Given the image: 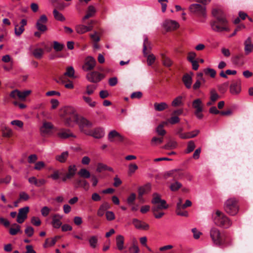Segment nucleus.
Instances as JSON below:
<instances>
[{
    "label": "nucleus",
    "instance_id": "nucleus-52",
    "mask_svg": "<svg viewBox=\"0 0 253 253\" xmlns=\"http://www.w3.org/2000/svg\"><path fill=\"white\" fill-rule=\"evenodd\" d=\"M83 98L84 100L87 103L90 107H94L96 105V102L95 101H92V99L90 97L86 96L85 95H84L83 96Z\"/></svg>",
    "mask_w": 253,
    "mask_h": 253
},
{
    "label": "nucleus",
    "instance_id": "nucleus-28",
    "mask_svg": "<svg viewBox=\"0 0 253 253\" xmlns=\"http://www.w3.org/2000/svg\"><path fill=\"white\" fill-rule=\"evenodd\" d=\"M168 105L165 102H161V103H155L154 104V107L156 111H163L165 109L168 108Z\"/></svg>",
    "mask_w": 253,
    "mask_h": 253
},
{
    "label": "nucleus",
    "instance_id": "nucleus-4",
    "mask_svg": "<svg viewBox=\"0 0 253 253\" xmlns=\"http://www.w3.org/2000/svg\"><path fill=\"white\" fill-rule=\"evenodd\" d=\"M214 223L220 227L228 228L231 225L230 219L222 212L216 211L213 216Z\"/></svg>",
    "mask_w": 253,
    "mask_h": 253
},
{
    "label": "nucleus",
    "instance_id": "nucleus-18",
    "mask_svg": "<svg viewBox=\"0 0 253 253\" xmlns=\"http://www.w3.org/2000/svg\"><path fill=\"white\" fill-rule=\"evenodd\" d=\"M114 137H117L119 142H123L124 140V137L123 136L120 134L117 131L113 130L109 132L108 134V139L110 141L113 142L114 141L113 138Z\"/></svg>",
    "mask_w": 253,
    "mask_h": 253
},
{
    "label": "nucleus",
    "instance_id": "nucleus-49",
    "mask_svg": "<svg viewBox=\"0 0 253 253\" xmlns=\"http://www.w3.org/2000/svg\"><path fill=\"white\" fill-rule=\"evenodd\" d=\"M165 124V123H164L163 124H161L157 127L156 131L159 135L164 136L166 133V130L163 129L164 124Z\"/></svg>",
    "mask_w": 253,
    "mask_h": 253
},
{
    "label": "nucleus",
    "instance_id": "nucleus-36",
    "mask_svg": "<svg viewBox=\"0 0 253 253\" xmlns=\"http://www.w3.org/2000/svg\"><path fill=\"white\" fill-rule=\"evenodd\" d=\"M69 154L67 151L62 152L60 155H57L55 159L60 163H65L68 157Z\"/></svg>",
    "mask_w": 253,
    "mask_h": 253
},
{
    "label": "nucleus",
    "instance_id": "nucleus-35",
    "mask_svg": "<svg viewBox=\"0 0 253 253\" xmlns=\"http://www.w3.org/2000/svg\"><path fill=\"white\" fill-rule=\"evenodd\" d=\"M183 105V97L180 95L176 97L171 102V105L174 107H180Z\"/></svg>",
    "mask_w": 253,
    "mask_h": 253
},
{
    "label": "nucleus",
    "instance_id": "nucleus-7",
    "mask_svg": "<svg viewBox=\"0 0 253 253\" xmlns=\"http://www.w3.org/2000/svg\"><path fill=\"white\" fill-rule=\"evenodd\" d=\"M190 11L199 16L205 17L206 15V7L200 4H192L189 7Z\"/></svg>",
    "mask_w": 253,
    "mask_h": 253
},
{
    "label": "nucleus",
    "instance_id": "nucleus-48",
    "mask_svg": "<svg viewBox=\"0 0 253 253\" xmlns=\"http://www.w3.org/2000/svg\"><path fill=\"white\" fill-rule=\"evenodd\" d=\"M75 71L73 67H68L67 68L66 72L64 74V76H68L70 78L74 77Z\"/></svg>",
    "mask_w": 253,
    "mask_h": 253
},
{
    "label": "nucleus",
    "instance_id": "nucleus-45",
    "mask_svg": "<svg viewBox=\"0 0 253 253\" xmlns=\"http://www.w3.org/2000/svg\"><path fill=\"white\" fill-rule=\"evenodd\" d=\"M88 242L90 247L92 248H95L96 247V245L98 242V239L97 237L95 236H92L90 237L88 240Z\"/></svg>",
    "mask_w": 253,
    "mask_h": 253
},
{
    "label": "nucleus",
    "instance_id": "nucleus-56",
    "mask_svg": "<svg viewBox=\"0 0 253 253\" xmlns=\"http://www.w3.org/2000/svg\"><path fill=\"white\" fill-rule=\"evenodd\" d=\"M138 169L137 166L135 164H130L128 167V173L131 174Z\"/></svg>",
    "mask_w": 253,
    "mask_h": 253
},
{
    "label": "nucleus",
    "instance_id": "nucleus-13",
    "mask_svg": "<svg viewBox=\"0 0 253 253\" xmlns=\"http://www.w3.org/2000/svg\"><path fill=\"white\" fill-rule=\"evenodd\" d=\"M77 169L76 165H70L68 167V172L64 174L62 180L63 181L65 182L67 179H70L74 176L76 173Z\"/></svg>",
    "mask_w": 253,
    "mask_h": 253
},
{
    "label": "nucleus",
    "instance_id": "nucleus-62",
    "mask_svg": "<svg viewBox=\"0 0 253 253\" xmlns=\"http://www.w3.org/2000/svg\"><path fill=\"white\" fill-rule=\"evenodd\" d=\"M31 223L37 226L41 224V221L39 217L33 216L31 219Z\"/></svg>",
    "mask_w": 253,
    "mask_h": 253
},
{
    "label": "nucleus",
    "instance_id": "nucleus-24",
    "mask_svg": "<svg viewBox=\"0 0 253 253\" xmlns=\"http://www.w3.org/2000/svg\"><path fill=\"white\" fill-rule=\"evenodd\" d=\"M230 90L232 94H238L241 90V84L239 82L233 83L230 87Z\"/></svg>",
    "mask_w": 253,
    "mask_h": 253
},
{
    "label": "nucleus",
    "instance_id": "nucleus-27",
    "mask_svg": "<svg viewBox=\"0 0 253 253\" xmlns=\"http://www.w3.org/2000/svg\"><path fill=\"white\" fill-rule=\"evenodd\" d=\"M95 12L96 9L95 7L92 5L89 6L88 7L87 13L83 19V21H84L85 20L89 18L90 17H93Z\"/></svg>",
    "mask_w": 253,
    "mask_h": 253
},
{
    "label": "nucleus",
    "instance_id": "nucleus-46",
    "mask_svg": "<svg viewBox=\"0 0 253 253\" xmlns=\"http://www.w3.org/2000/svg\"><path fill=\"white\" fill-rule=\"evenodd\" d=\"M136 244V241H133L132 245L129 249L130 253H139V249Z\"/></svg>",
    "mask_w": 253,
    "mask_h": 253
},
{
    "label": "nucleus",
    "instance_id": "nucleus-60",
    "mask_svg": "<svg viewBox=\"0 0 253 253\" xmlns=\"http://www.w3.org/2000/svg\"><path fill=\"white\" fill-rule=\"evenodd\" d=\"M50 211V209L46 206L43 207L41 210L42 215L44 216H47Z\"/></svg>",
    "mask_w": 253,
    "mask_h": 253
},
{
    "label": "nucleus",
    "instance_id": "nucleus-20",
    "mask_svg": "<svg viewBox=\"0 0 253 253\" xmlns=\"http://www.w3.org/2000/svg\"><path fill=\"white\" fill-rule=\"evenodd\" d=\"M62 216L59 214H55L52 216L51 224L54 228H59L62 225L61 219Z\"/></svg>",
    "mask_w": 253,
    "mask_h": 253
},
{
    "label": "nucleus",
    "instance_id": "nucleus-26",
    "mask_svg": "<svg viewBox=\"0 0 253 253\" xmlns=\"http://www.w3.org/2000/svg\"><path fill=\"white\" fill-rule=\"evenodd\" d=\"M9 234L11 235H15L18 233H21V226L17 223H14L12 225V227L10 228L9 230Z\"/></svg>",
    "mask_w": 253,
    "mask_h": 253
},
{
    "label": "nucleus",
    "instance_id": "nucleus-19",
    "mask_svg": "<svg viewBox=\"0 0 253 253\" xmlns=\"http://www.w3.org/2000/svg\"><path fill=\"white\" fill-rule=\"evenodd\" d=\"M245 53L246 55L249 54L253 51V45L251 37H248L244 42Z\"/></svg>",
    "mask_w": 253,
    "mask_h": 253
},
{
    "label": "nucleus",
    "instance_id": "nucleus-43",
    "mask_svg": "<svg viewBox=\"0 0 253 253\" xmlns=\"http://www.w3.org/2000/svg\"><path fill=\"white\" fill-rule=\"evenodd\" d=\"M219 98V95L217 93L215 89H212L211 90L210 99L212 102H215Z\"/></svg>",
    "mask_w": 253,
    "mask_h": 253
},
{
    "label": "nucleus",
    "instance_id": "nucleus-29",
    "mask_svg": "<svg viewBox=\"0 0 253 253\" xmlns=\"http://www.w3.org/2000/svg\"><path fill=\"white\" fill-rule=\"evenodd\" d=\"M202 105V102L201 100L199 98L194 100L192 102L193 107L194 109H195V111H198V112L203 111V108Z\"/></svg>",
    "mask_w": 253,
    "mask_h": 253
},
{
    "label": "nucleus",
    "instance_id": "nucleus-32",
    "mask_svg": "<svg viewBox=\"0 0 253 253\" xmlns=\"http://www.w3.org/2000/svg\"><path fill=\"white\" fill-rule=\"evenodd\" d=\"M104 135V132L102 128H97L93 131L91 135L95 138H101Z\"/></svg>",
    "mask_w": 253,
    "mask_h": 253
},
{
    "label": "nucleus",
    "instance_id": "nucleus-51",
    "mask_svg": "<svg viewBox=\"0 0 253 253\" xmlns=\"http://www.w3.org/2000/svg\"><path fill=\"white\" fill-rule=\"evenodd\" d=\"M204 73L207 75H210L211 78H214L216 75V71L211 68H208L205 69Z\"/></svg>",
    "mask_w": 253,
    "mask_h": 253
},
{
    "label": "nucleus",
    "instance_id": "nucleus-30",
    "mask_svg": "<svg viewBox=\"0 0 253 253\" xmlns=\"http://www.w3.org/2000/svg\"><path fill=\"white\" fill-rule=\"evenodd\" d=\"M124 238L122 235H118L116 237V244L119 250L122 251L124 249Z\"/></svg>",
    "mask_w": 253,
    "mask_h": 253
},
{
    "label": "nucleus",
    "instance_id": "nucleus-10",
    "mask_svg": "<svg viewBox=\"0 0 253 253\" xmlns=\"http://www.w3.org/2000/svg\"><path fill=\"white\" fill-rule=\"evenodd\" d=\"M86 78L89 82L96 83L100 82L104 78V76L102 74L94 71L88 73Z\"/></svg>",
    "mask_w": 253,
    "mask_h": 253
},
{
    "label": "nucleus",
    "instance_id": "nucleus-25",
    "mask_svg": "<svg viewBox=\"0 0 253 253\" xmlns=\"http://www.w3.org/2000/svg\"><path fill=\"white\" fill-rule=\"evenodd\" d=\"M151 49V43L148 41V39L146 37L144 40L143 42V52L145 56L148 54L150 50Z\"/></svg>",
    "mask_w": 253,
    "mask_h": 253
},
{
    "label": "nucleus",
    "instance_id": "nucleus-34",
    "mask_svg": "<svg viewBox=\"0 0 253 253\" xmlns=\"http://www.w3.org/2000/svg\"><path fill=\"white\" fill-rule=\"evenodd\" d=\"M172 178L173 181H177L178 179H181L183 176V172L180 169H173V170Z\"/></svg>",
    "mask_w": 253,
    "mask_h": 253
},
{
    "label": "nucleus",
    "instance_id": "nucleus-58",
    "mask_svg": "<svg viewBox=\"0 0 253 253\" xmlns=\"http://www.w3.org/2000/svg\"><path fill=\"white\" fill-rule=\"evenodd\" d=\"M34 232V228L31 226H28L25 230V234L29 237L33 236Z\"/></svg>",
    "mask_w": 253,
    "mask_h": 253
},
{
    "label": "nucleus",
    "instance_id": "nucleus-21",
    "mask_svg": "<svg viewBox=\"0 0 253 253\" xmlns=\"http://www.w3.org/2000/svg\"><path fill=\"white\" fill-rule=\"evenodd\" d=\"M182 81L186 88H191L192 83V78L191 76L187 73L185 74L183 76Z\"/></svg>",
    "mask_w": 253,
    "mask_h": 253
},
{
    "label": "nucleus",
    "instance_id": "nucleus-55",
    "mask_svg": "<svg viewBox=\"0 0 253 253\" xmlns=\"http://www.w3.org/2000/svg\"><path fill=\"white\" fill-rule=\"evenodd\" d=\"M195 148V145L193 141H190L187 145V153H189L191 152H192Z\"/></svg>",
    "mask_w": 253,
    "mask_h": 253
},
{
    "label": "nucleus",
    "instance_id": "nucleus-5",
    "mask_svg": "<svg viewBox=\"0 0 253 253\" xmlns=\"http://www.w3.org/2000/svg\"><path fill=\"white\" fill-rule=\"evenodd\" d=\"M239 205L237 200L234 198L227 200L224 204L225 211L230 215H236L239 211Z\"/></svg>",
    "mask_w": 253,
    "mask_h": 253
},
{
    "label": "nucleus",
    "instance_id": "nucleus-2",
    "mask_svg": "<svg viewBox=\"0 0 253 253\" xmlns=\"http://www.w3.org/2000/svg\"><path fill=\"white\" fill-rule=\"evenodd\" d=\"M210 236L213 243L218 246L226 247L230 245V239L224 232H221L216 227H212L210 231Z\"/></svg>",
    "mask_w": 253,
    "mask_h": 253
},
{
    "label": "nucleus",
    "instance_id": "nucleus-54",
    "mask_svg": "<svg viewBox=\"0 0 253 253\" xmlns=\"http://www.w3.org/2000/svg\"><path fill=\"white\" fill-rule=\"evenodd\" d=\"M30 90H25L23 92L19 91L18 98L21 100H24L26 97L30 94Z\"/></svg>",
    "mask_w": 253,
    "mask_h": 253
},
{
    "label": "nucleus",
    "instance_id": "nucleus-15",
    "mask_svg": "<svg viewBox=\"0 0 253 253\" xmlns=\"http://www.w3.org/2000/svg\"><path fill=\"white\" fill-rule=\"evenodd\" d=\"M179 24L175 21L166 20L164 23V27L167 31L174 30L179 27Z\"/></svg>",
    "mask_w": 253,
    "mask_h": 253
},
{
    "label": "nucleus",
    "instance_id": "nucleus-59",
    "mask_svg": "<svg viewBox=\"0 0 253 253\" xmlns=\"http://www.w3.org/2000/svg\"><path fill=\"white\" fill-rule=\"evenodd\" d=\"M179 121L180 119L178 117V116H176L174 115H173V116H172L168 120V122L172 125L178 123L179 122Z\"/></svg>",
    "mask_w": 253,
    "mask_h": 253
},
{
    "label": "nucleus",
    "instance_id": "nucleus-53",
    "mask_svg": "<svg viewBox=\"0 0 253 253\" xmlns=\"http://www.w3.org/2000/svg\"><path fill=\"white\" fill-rule=\"evenodd\" d=\"M64 46L63 44H61L56 41H54L53 43V47L56 51H61L63 49Z\"/></svg>",
    "mask_w": 253,
    "mask_h": 253
},
{
    "label": "nucleus",
    "instance_id": "nucleus-22",
    "mask_svg": "<svg viewBox=\"0 0 253 253\" xmlns=\"http://www.w3.org/2000/svg\"><path fill=\"white\" fill-rule=\"evenodd\" d=\"M53 126L50 123L45 122L41 128V132L42 135H46L49 132L52 128Z\"/></svg>",
    "mask_w": 253,
    "mask_h": 253
},
{
    "label": "nucleus",
    "instance_id": "nucleus-38",
    "mask_svg": "<svg viewBox=\"0 0 253 253\" xmlns=\"http://www.w3.org/2000/svg\"><path fill=\"white\" fill-rule=\"evenodd\" d=\"M182 186V184L177 181H175L172 183L169 186V189L173 192L176 191L181 188Z\"/></svg>",
    "mask_w": 253,
    "mask_h": 253
},
{
    "label": "nucleus",
    "instance_id": "nucleus-6",
    "mask_svg": "<svg viewBox=\"0 0 253 253\" xmlns=\"http://www.w3.org/2000/svg\"><path fill=\"white\" fill-rule=\"evenodd\" d=\"M152 203L154 204L152 208V211H159L163 209H167L169 207L166 201L161 199L160 196L156 193L153 195Z\"/></svg>",
    "mask_w": 253,
    "mask_h": 253
},
{
    "label": "nucleus",
    "instance_id": "nucleus-31",
    "mask_svg": "<svg viewBox=\"0 0 253 253\" xmlns=\"http://www.w3.org/2000/svg\"><path fill=\"white\" fill-rule=\"evenodd\" d=\"M33 56L37 59H41L44 54V50L41 48H36L33 51Z\"/></svg>",
    "mask_w": 253,
    "mask_h": 253
},
{
    "label": "nucleus",
    "instance_id": "nucleus-8",
    "mask_svg": "<svg viewBox=\"0 0 253 253\" xmlns=\"http://www.w3.org/2000/svg\"><path fill=\"white\" fill-rule=\"evenodd\" d=\"M77 120L75 121L74 123H77L80 126V127L83 132H84V128L91 127L92 126V124L88 120L84 117L77 116Z\"/></svg>",
    "mask_w": 253,
    "mask_h": 253
},
{
    "label": "nucleus",
    "instance_id": "nucleus-42",
    "mask_svg": "<svg viewBox=\"0 0 253 253\" xmlns=\"http://www.w3.org/2000/svg\"><path fill=\"white\" fill-rule=\"evenodd\" d=\"M199 132L200 131L199 130H197L196 131L195 134H191V133H190V132L187 133H183V134L181 135V138L186 139L193 138L197 136Z\"/></svg>",
    "mask_w": 253,
    "mask_h": 253
},
{
    "label": "nucleus",
    "instance_id": "nucleus-61",
    "mask_svg": "<svg viewBox=\"0 0 253 253\" xmlns=\"http://www.w3.org/2000/svg\"><path fill=\"white\" fill-rule=\"evenodd\" d=\"M19 198L21 201H27L29 199L30 196L25 192H21L19 194Z\"/></svg>",
    "mask_w": 253,
    "mask_h": 253
},
{
    "label": "nucleus",
    "instance_id": "nucleus-39",
    "mask_svg": "<svg viewBox=\"0 0 253 253\" xmlns=\"http://www.w3.org/2000/svg\"><path fill=\"white\" fill-rule=\"evenodd\" d=\"M78 174L83 178H88L91 176L89 171L85 169H81Z\"/></svg>",
    "mask_w": 253,
    "mask_h": 253
},
{
    "label": "nucleus",
    "instance_id": "nucleus-16",
    "mask_svg": "<svg viewBox=\"0 0 253 253\" xmlns=\"http://www.w3.org/2000/svg\"><path fill=\"white\" fill-rule=\"evenodd\" d=\"M132 224L134 225L136 228L138 229L147 230L149 228V225L147 223L139 220L136 218L133 219Z\"/></svg>",
    "mask_w": 253,
    "mask_h": 253
},
{
    "label": "nucleus",
    "instance_id": "nucleus-57",
    "mask_svg": "<svg viewBox=\"0 0 253 253\" xmlns=\"http://www.w3.org/2000/svg\"><path fill=\"white\" fill-rule=\"evenodd\" d=\"M147 56V60L148 64L150 66L152 65L155 61L156 58L155 56L153 54L146 55Z\"/></svg>",
    "mask_w": 253,
    "mask_h": 253
},
{
    "label": "nucleus",
    "instance_id": "nucleus-40",
    "mask_svg": "<svg viewBox=\"0 0 253 253\" xmlns=\"http://www.w3.org/2000/svg\"><path fill=\"white\" fill-rule=\"evenodd\" d=\"M150 189V185L149 184H146L144 187H141L138 189L139 197L142 196L145 193L149 191Z\"/></svg>",
    "mask_w": 253,
    "mask_h": 253
},
{
    "label": "nucleus",
    "instance_id": "nucleus-50",
    "mask_svg": "<svg viewBox=\"0 0 253 253\" xmlns=\"http://www.w3.org/2000/svg\"><path fill=\"white\" fill-rule=\"evenodd\" d=\"M61 175H63L64 176V173L59 170H55L53 171V173L50 175V177L52 178L54 180H57L59 178Z\"/></svg>",
    "mask_w": 253,
    "mask_h": 253
},
{
    "label": "nucleus",
    "instance_id": "nucleus-33",
    "mask_svg": "<svg viewBox=\"0 0 253 253\" xmlns=\"http://www.w3.org/2000/svg\"><path fill=\"white\" fill-rule=\"evenodd\" d=\"M110 205L109 204L105 202L99 208V210L97 211V215L99 216H102L104 214L105 211L109 209L110 208Z\"/></svg>",
    "mask_w": 253,
    "mask_h": 253
},
{
    "label": "nucleus",
    "instance_id": "nucleus-47",
    "mask_svg": "<svg viewBox=\"0 0 253 253\" xmlns=\"http://www.w3.org/2000/svg\"><path fill=\"white\" fill-rule=\"evenodd\" d=\"M96 86L94 84H89L86 87L85 93L87 95H91L93 93L94 91L96 89Z\"/></svg>",
    "mask_w": 253,
    "mask_h": 253
},
{
    "label": "nucleus",
    "instance_id": "nucleus-17",
    "mask_svg": "<svg viewBox=\"0 0 253 253\" xmlns=\"http://www.w3.org/2000/svg\"><path fill=\"white\" fill-rule=\"evenodd\" d=\"M96 60L92 57H88L86 59L84 70L90 71L92 70L96 65Z\"/></svg>",
    "mask_w": 253,
    "mask_h": 253
},
{
    "label": "nucleus",
    "instance_id": "nucleus-23",
    "mask_svg": "<svg viewBox=\"0 0 253 253\" xmlns=\"http://www.w3.org/2000/svg\"><path fill=\"white\" fill-rule=\"evenodd\" d=\"M91 26H86L83 25H79L76 27V31L79 34H83L88 31H91Z\"/></svg>",
    "mask_w": 253,
    "mask_h": 253
},
{
    "label": "nucleus",
    "instance_id": "nucleus-44",
    "mask_svg": "<svg viewBox=\"0 0 253 253\" xmlns=\"http://www.w3.org/2000/svg\"><path fill=\"white\" fill-rule=\"evenodd\" d=\"M177 146V143L174 141H169L165 146L163 148L165 149H172L175 148Z\"/></svg>",
    "mask_w": 253,
    "mask_h": 253
},
{
    "label": "nucleus",
    "instance_id": "nucleus-3",
    "mask_svg": "<svg viewBox=\"0 0 253 253\" xmlns=\"http://www.w3.org/2000/svg\"><path fill=\"white\" fill-rule=\"evenodd\" d=\"M60 116L67 126H72V123L77 120L78 115L75 109L71 106H66L61 109Z\"/></svg>",
    "mask_w": 253,
    "mask_h": 253
},
{
    "label": "nucleus",
    "instance_id": "nucleus-14",
    "mask_svg": "<svg viewBox=\"0 0 253 253\" xmlns=\"http://www.w3.org/2000/svg\"><path fill=\"white\" fill-rule=\"evenodd\" d=\"M57 135L61 138L66 139L70 137H75V135L70 129L59 128L57 130Z\"/></svg>",
    "mask_w": 253,
    "mask_h": 253
},
{
    "label": "nucleus",
    "instance_id": "nucleus-1",
    "mask_svg": "<svg viewBox=\"0 0 253 253\" xmlns=\"http://www.w3.org/2000/svg\"><path fill=\"white\" fill-rule=\"evenodd\" d=\"M214 19L210 22L211 29L216 32H229V22L225 14L221 10L214 9L212 11Z\"/></svg>",
    "mask_w": 253,
    "mask_h": 253
},
{
    "label": "nucleus",
    "instance_id": "nucleus-11",
    "mask_svg": "<svg viewBox=\"0 0 253 253\" xmlns=\"http://www.w3.org/2000/svg\"><path fill=\"white\" fill-rule=\"evenodd\" d=\"M29 211L28 207H25L19 210L16 221L18 223H22L27 217V214Z\"/></svg>",
    "mask_w": 253,
    "mask_h": 253
},
{
    "label": "nucleus",
    "instance_id": "nucleus-41",
    "mask_svg": "<svg viewBox=\"0 0 253 253\" xmlns=\"http://www.w3.org/2000/svg\"><path fill=\"white\" fill-rule=\"evenodd\" d=\"M53 14L54 15V17L57 20L60 21H63L65 20L64 16L59 12H58L56 9H54L53 11Z\"/></svg>",
    "mask_w": 253,
    "mask_h": 253
},
{
    "label": "nucleus",
    "instance_id": "nucleus-37",
    "mask_svg": "<svg viewBox=\"0 0 253 253\" xmlns=\"http://www.w3.org/2000/svg\"><path fill=\"white\" fill-rule=\"evenodd\" d=\"M161 58L163 65L167 67H169L172 65V61L168 57H167L164 54H161Z\"/></svg>",
    "mask_w": 253,
    "mask_h": 253
},
{
    "label": "nucleus",
    "instance_id": "nucleus-12",
    "mask_svg": "<svg viewBox=\"0 0 253 253\" xmlns=\"http://www.w3.org/2000/svg\"><path fill=\"white\" fill-rule=\"evenodd\" d=\"M27 21L26 19H23L20 21L19 24L15 23L14 24V33L15 35L19 37L22 35L25 30L24 27L27 25Z\"/></svg>",
    "mask_w": 253,
    "mask_h": 253
},
{
    "label": "nucleus",
    "instance_id": "nucleus-64",
    "mask_svg": "<svg viewBox=\"0 0 253 253\" xmlns=\"http://www.w3.org/2000/svg\"><path fill=\"white\" fill-rule=\"evenodd\" d=\"M45 167L44 163L42 161L38 162L36 163L34 169L36 170H41Z\"/></svg>",
    "mask_w": 253,
    "mask_h": 253
},
{
    "label": "nucleus",
    "instance_id": "nucleus-63",
    "mask_svg": "<svg viewBox=\"0 0 253 253\" xmlns=\"http://www.w3.org/2000/svg\"><path fill=\"white\" fill-rule=\"evenodd\" d=\"M183 209L182 208H180L179 209L176 208V214L178 215L183 216H187L188 213L186 211H183L182 210Z\"/></svg>",
    "mask_w": 253,
    "mask_h": 253
},
{
    "label": "nucleus",
    "instance_id": "nucleus-9",
    "mask_svg": "<svg viewBox=\"0 0 253 253\" xmlns=\"http://www.w3.org/2000/svg\"><path fill=\"white\" fill-rule=\"evenodd\" d=\"M47 22V18L45 15H42L36 23V28L41 32H44L47 30L45 24Z\"/></svg>",
    "mask_w": 253,
    "mask_h": 253
}]
</instances>
